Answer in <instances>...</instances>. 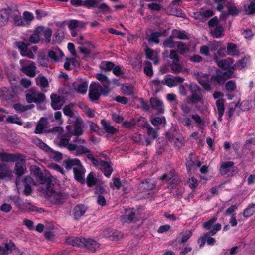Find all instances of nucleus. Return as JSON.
Returning <instances> with one entry per match:
<instances>
[{"label": "nucleus", "instance_id": "f257e3e1", "mask_svg": "<svg viewBox=\"0 0 255 255\" xmlns=\"http://www.w3.org/2000/svg\"><path fill=\"white\" fill-rule=\"evenodd\" d=\"M68 139L61 137L58 145L61 147H66L70 152L76 151V155H82L89 152V149L86 147L69 143Z\"/></svg>", "mask_w": 255, "mask_h": 255}, {"label": "nucleus", "instance_id": "f03ea898", "mask_svg": "<svg viewBox=\"0 0 255 255\" xmlns=\"http://www.w3.org/2000/svg\"><path fill=\"white\" fill-rule=\"evenodd\" d=\"M26 93V99L28 103L33 102L39 104L43 103L46 99L44 94L37 91L34 88L27 89Z\"/></svg>", "mask_w": 255, "mask_h": 255}, {"label": "nucleus", "instance_id": "7ed1b4c3", "mask_svg": "<svg viewBox=\"0 0 255 255\" xmlns=\"http://www.w3.org/2000/svg\"><path fill=\"white\" fill-rule=\"evenodd\" d=\"M35 178L36 184L38 183L44 186L41 191L45 193L54 186L53 177L49 173L42 172Z\"/></svg>", "mask_w": 255, "mask_h": 255}, {"label": "nucleus", "instance_id": "20e7f679", "mask_svg": "<svg viewBox=\"0 0 255 255\" xmlns=\"http://www.w3.org/2000/svg\"><path fill=\"white\" fill-rule=\"evenodd\" d=\"M233 74V71L231 69L224 72L219 69L216 70L215 74L213 75L211 78V82L215 84L222 85L227 79L232 76Z\"/></svg>", "mask_w": 255, "mask_h": 255}, {"label": "nucleus", "instance_id": "39448f33", "mask_svg": "<svg viewBox=\"0 0 255 255\" xmlns=\"http://www.w3.org/2000/svg\"><path fill=\"white\" fill-rule=\"evenodd\" d=\"M16 45L21 51V54L23 56L27 57L30 59H34L35 53L38 50L36 46H32L30 49L28 48L30 44L28 42H17Z\"/></svg>", "mask_w": 255, "mask_h": 255}, {"label": "nucleus", "instance_id": "423d86ee", "mask_svg": "<svg viewBox=\"0 0 255 255\" xmlns=\"http://www.w3.org/2000/svg\"><path fill=\"white\" fill-rule=\"evenodd\" d=\"M46 194L50 197L49 200L50 202L56 205L63 204L67 199V195L65 193L55 192L53 187L48 190Z\"/></svg>", "mask_w": 255, "mask_h": 255}, {"label": "nucleus", "instance_id": "0eeeda50", "mask_svg": "<svg viewBox=\"0 0 255 255\" xmlns=\"http://www.w3.org/2000/svg\"><path fill=\"white\" fill-rule=\"evenodd\" d=\"M191 95L189 98L190 101L192 104H196L203 101L202 94V90L197 84L192 83L189 86Z\"/></svg>", "mask_w": 255, "mask_h": 255}, {"label": "nucleus", "instance_id": "6e6552de", "mask_svg": "<svg viewBox=\"0 0 255 255\" xmlns=\"http://www.w3.org/2000/svg\"><path fill=\"white\" fill-rule=\"evenodd\" d=\"M234 162L232 161H227L222 162L219 169L220 173L222 176L227 175L233 176L238 171L237 167L234 166Z\"/></svg>", "mask_w": 255, "mask_h": 255}, {"label": "nucleus", "instance_id": "1a4fd4ad", "mask_svg": "<svg viewBox=\"0 0 255 255\" xmlns=\"http://www.w3.org/2000/svg\"><path fill=\"white\" fill-rule=\"evenodd\" d=\"M24 60H21L20 61V63L21 66L20 68L21 71L27 76L34 77L36 75V70L37 69L35 63L31 61L29 62L28 65H26L24 64Z\"/></svg>", "mask_w": 255, "mask_h": 255}, {"label": "nucleus", "instance_id": "9d476101", "mask_svg": "<svg viewBox=\"0 0 255 255\" xmlns=\"http://www.w3.org/2000/svg\"><path fill=\"white\" fill-rule=\"evenodd\" d=\"M161 180H166L168 183L174 185L178 184L181 181L178 175L175 173L174 169H172L168 173H165L159 178Z\"/></svg>", "mask_w": 255, "mask_h": 255}, {"label": "nucleus", "instance_id": "9b49d317", "mask_svg": "<svg viewBox=\"0 0 255 255\" xmlns=\"http://www.w3.org/2000/svg\"><path fill=\"white\" fill-rule=\"evenodd\" d=\"M96 78L102 83L103 88L101 89L102 95L107 96L110 92L109 86L110 81L107 77L103 74L98 73L96 74Z\"/></svg>", "mask_w": 255, "mask_h": 255}, {"label": "nucleus", "instance_id": "f8f14e48", "mask_svg": "<svg viewBox=\"0 0 255 255\" xmlns=\"http://www.w3.org/2000/svg\"><path fill=\"white\" fill-rule=\"evenodd\" d=\"M221 229V225L220 223H216L214 225L213 228L205 233L204 235L200 237L198 240V242L199 244L200 247H202L204 246L206 242V239L210 235H215L217 231L220 230Z\"/></svg>", "mask_w": 255, "mask_h": 255}, {"label": "nucleus", "instance_id": "ddd939ff", "mask_svg": "<svg viewBox=\"0 0 255 255\" xmlns=\"http://www.w3.org/2000/svg\"><path fill=\"white\" fill-rule=\"evenodd\" d=\"M50 97L52 108L54 110L61 109L65 102L64 96H59L56 94H52Z\"/></svg>", "mask_w": 255, "mask_h": 255}, {"label": "nucleus", "instance_id": "4468645a", "mask_svg": "<svg viewBox=\"0 0 255 255\" xmlns=\"http://www.w3.org/2000/svg\"><path fill=\"white\" fill-rule=\"evenodd\" d=\"M197 80L199 83L203 87L204 90L206 91L211 90V87L208 75L202 73H198Z\"/></svg>", "mask_w": 255, "mask_h": 255}, {"label": "nucleus", "instance_id": "2eb2a0df", "mask_svg": "<svg viewBox=\"0 0 255 255\" xmlns=\"http://www.w3.org/2000/svg\"><path fill=\"white\" fill-rule=\"evenodd\" d=\"M10 14V17L13 18L14 24L16 25L20 26H24L26 24H27V23H25L20 15V13L17 9L11 8Z\"/></svg>", "mask_w": 255, "mask_h": 255}, {"label": "nucleus", "instance_id": "dca6fc26", "mask_svg": "<svg viewBox=\"0 0 255 255\" xmlns=\"http://www.w3.org/2000/svg\"><path fill=\"white\" fill-rule=\"evenodd\" d=\"M73 172L74 178L77 181L82 184L85 183L84 174L85 170L82 164L78 167H74Z\"/></svg>", "mask_w": 255, "mask_h": 255}, {"label": "nucleus", "instance_id": "f3484780", "mask_svg": "<svg viewBox=\"0 0 255 255\" xmlns=\"http://www.w3.org/2000/svg\"><path fill=\"white\" fill-rule=\"evenodd\" d=\"M87 207L83 204H77L73 209L74 218L77 220H79L82 216L84 215L87 210Z\"/></svg>", "mask_w": 255, "mask_h": 255}, {"label": "nucleus", "instance_id": "a211bd4d", "mask_svg": "<svg viewBox=\"0 0 255 255\" xmlns=\"http://www.w3.org/2000/svg\"><path fill=\"white\" fill-rule=\"evenodd\" d=\"M214 60L217 63L218 66L224 70H228L231 69L233 71V67L232 66V65L233 64V60L232 58H228L227 59H222L221 60L218 61L217 57H216L214 58Z\"/></svg>", "mask_w": 255, "mask_h": 255}, {"label": "nucleus", "instance_id": "6ab92c4d", "mask_svg": "<svg viewBox=\"0 0 255 255\" xmlns=\"http://www.w3.org/2000/svg\"><path fill=\"white\" fill-rule=\"evenodd\" d=\"M11 8L2 9L0 10V26L2 27L8 22L10 16Z\"/></svg>", "mask_w": 255, "mask_h": 255}, {"label": "nucleus", "instance_id": "aec40b11", "mask_svg": "<svg viewBox=\"0 0 255 255\" xmlns=\"http://www.w3.org/2000/svg\"><path fill=\"white\" fill-rule=\"evenodd\" d=\"M150 103L152 107L157 110L158 114H162L164 112L163 104L158 98H151Z\"/></svg>", "mask_w": 255, "mask_h": 255}, {"label": "nucleus", "instance_id": "412c9836", "mask_svg": "<svg viewBox=\"0 0 255 255\" xmlns=\"http://www.w3.org/2000/svg\"><path fill=\"white\" fill-rule=\"evenodd\" d=\"M7 78L11 88L14 93L18 92L19 89V78L15 74L10 73L7 74Z\"/></svg>", "mask_w": 255, "mask_h": 255}, {"label": "nucleus", "instance_id": "4be33fe9", "mask_svg": "<svg viewBox=\"0 0 255 255\" xmlns=\"http://www.w3.org/2000/svg\"><path fill=\"white\" fill-rule=\"evenodd\" d=\"M66 241L68 244L73 246L83 247L85 238L69 237L66 239Z\"/></svg>", "mask_w": 255, "mask_h": 255}, {"label": "nucleus", "instance_id": "5701e85b", "mask_svg": "<svg viewBox=\"0 0 255 255\" xmlns=\"http://www.w3.org/2000/svg\"><path fill=\"white\" fill-rule=\"evenodd\" d=\"M36 32H38L41 35H43L45 38V42L49 43L51 41V37L52 34V30L49 28L45 29L44 27L39 26L36 28Z\"/></svg>", "mask_w": 255, "mask_h": 255}, {"label": "nucleus", "instance_id": "b1692460", "mask_svg": "<svg viewBox=\"0 0 255 255\" xmlns=\"http://www.w3.org/2000/svg\"><path fill=\"white\" fill-rule=\"evenodd\" d=\"M122 219L124 222H135L137 220L135 212L133 209L126 210L125 214L122 216Z\"/></svg>", "mask_w": 255, "mask_h": 255}, {"label": "nucleus", "instance_id": "393cba45", "mask_svg": "<svg viewBox=\"0 0 255 255\" xmlns=\"http://www.w3.org/2000/svg\"><path fill=\"white\" fill-rule=\"evenodd\" d=\"M83 246L89 251L94 252L99 247V244L96 241L91 239H85L83 242Z\"/></svg>", "mask_w": 255, "mask_h": 255}, {"label": "nucleus", "instance_id": "a878e982", "mask_svg": "<svg viewBox=\"0 0 255 255\" xmlns=\"http://www.w3.org/2000/svg\"><path fill=\"white\" fill-rule=\"evenodd\" d=\"M100 166L101 170L104 172L105 176L107 177H110L113 170L111 165V162L101 161Z\"/></svg>", "mask_w": 255, "mask_h": 255}, {"label": "nucleus", "instance_id": "bb28decb", "mask_svg": "<svg viewBox=\"0 0 255 255\" xmlns=\"http://www.w3.org/2000/svg\"><path fill=\"white\" fill-rule=\"evenodd\" d=\"M63 164L65 168L69 170L74 167H78L81 165L79 159L77 158L70 159L68 158L63 161Z\"/></svg>", "mask_w": 255, "mask_h": 255}, {"label": "nucleus", "instance_id": "cd10ccee", "mask_svg": "<svg viewBox=\"0 0 255 255\" xmlns=\"http://www.w3.org/2000/svg\"><path fill=\"white\" fill-rule=\"evenodd\" d=\"M19 159V157L15 154L1 152L0 153V160L2 162H14Z\"/></svg>", "mask_w": 255, "mask_h": 255}, {"label": "nucleus", "instance_id": "c85d7f7f", "mask_svg": "<svg viewBox=\"0 0 255 255\" xmlns=\"http://www.w3.org/2000/svg\"><path fill=\"white\" fill-rule=\"evenodd\" d=\"M46 128V119L42 117L37 123L35 129L34 133L35 134H42L43 130Z\"/></svg>", "mask_w": 255, "mask_h": 255}, {"label": "nucleus", "instance_id": "c756f323", "mask_svg": "<svg viewBox=\"0 0 255 255\" xmlns=\"http://www.w3.org/2000/svg\"><path fill=\"white\" fill-rule=\"evenodd\" d=\"M23 161V159H21L20 161H17L14 167V173L18 176H20L25 174L26 171V168L22 165Z\"/></svg>", "mask_w": 255, "mask_h": 255}, {"label": "nucleus", "instance_id": "7c9ffc66", "mask_svg": "<svg viewBox=\"0 0 255 255\" xmlns=\"http://www.w3.org/2000/svg\"><path fill=\"white\" fill-rule=\"evenodd\" d=\"M155 185L154 182H152L151 179H145L141 182L140 184V187L143 190H151L153 189Z\"/></svg>", "mask_w": 255, "mask_h": 255}, {"label": "nucleus", "instance_id": "2f4dec72", "mask_svg": "<svg viewBox=\"0 0 255 255\" xmlns=\"http://www.w3.org/2000/svg\"><path fill=\"white\" fill-rule=\"evenodd\" d=\"M101 124L103 129L108 133L114 134L118 131V130L116 128H115L113 126L110 125V124L108 123L105 120H102L101 121Z\"/></svg>", "mask_w": 255, "mask_h": 255}, {"label": "nucleus", "instance_id": "473e14b6", "mask_svg": "<svg viewBox=\"0 0 255 255\" xmlns=\"http://www.w3.org/2000/svg\"><path fill=\"white\" fill-rule=\"evenodd\" d=\"M37 61L40 65L46 67L48 64L49 58L44 52H40L38 55Z\"/></svg>", "mask_w": 255, "mask_h": 255}, {"label": "nucleus", "instance_id": "72a5a7b5", "mask_svg": "<svg viewBox=\"0 0 255 255\" xmlns=\"http://www.w3.org/2000/svg\"><path fill=\"white\" fill-rule=\"evenodd\" d=\"M37 85L39 86L42 89L47 88L49 86V82L47 79L44 76L36 78Z\"/></svg>", "mask_w": 255, "mask_h": 255}, {"label": "nucleus", "instance_id": "f704fd0d", "mask_svg": "<svg viewBox=\"0 0 255 255\" xmlns=\"http://www.w3.org/2000/svg\"><path fill=\"white\" fill-rule=\"evenodd\" d=\"M33 142L47 153L50 150L51 148L49 146L38 138H34Z\"/></svg>", "mask_w": 255, "mask_h": 255}, {"label": "nucleus", "instance_id": "c9c22d12", "mask_svg": "<svg viewBox=\"0 0 255 255\" xmlns=\"http://www.w3.org/2000/svg\"><path fill=\"white\" fill-rule=\"evenodd\" d=\"M11 175V171L9 167L4 164L0 165V178L9 177Z\"/></svg>", "mask_w": 255, "mask_h": 255}, {"label": "nucleus", "instance_id": "e433bc0d", "mask_svg": "<svg viewBox=\"0 0 255 255\" xmlns=\"http://www.w3.org/2000/svg\"><path fill=\"white\" fill-rule=\"evenodd\" d=\"M224 28L221 25L217 26L214 29L210 31V33L214 38H219L223 36Z\"/></svg>", "mask_w": 255, "mask_h": 255}, {"label": "nucleus", "instance_id": "4c0bfd02", "mask_svg": "<svg viewBox=\"0 0 255 255\" xmlns=\"http://www.w3.org/2000/svg\"><path fill=\"white\" fill-rule=\"evenodd\" d=\"M59 26L60 28L57 29L55 33V37L57 41L61 42L64 38L65 30L63 23L59 24Z\"/></svg>", "mask_w": 255, "mask_h": 255}, {"label": "nucleus", "instance_id": "58836bf2", "mask_svg": "<svg viewBox=\"0 0 255 255\" xmlns=\"http://www.w3.org/2000/svg\"><path fill=\"white\" fill-rule=\"evenodd\" d=\"M161 36V33L156 32L151 34L150 35L146 37V39L149 42H154L158 43L159 42V38Z\"/></svg>", "mask_w": 255, "mask_h": 255}, {"label": "nucleus", "instance_id": "ea45409f", "mask_svg": "<svg viewBox=\"0 0 255 255\" xmlns=\"http://www.w3.org/2000/svg\"><path fill=\"white\" fill-rule=\"evenodd\" d=\"M255 204L251 203L249 206L246 208L243 212V216L246 217H249L252 215L255 212Z\"/></svg>", "mask_w": 255, "mask_h": 255}, {"label": "nucleus", "instance_id": "a19ab883", "mask_svg": "<svg viewBox=\"0 0 255 255\" xmlns=\"http://www.w3.org/2000/svg\"><path fill=\"white\" fill-rule=\"evenodd\" d=\"M73 135L79 136L83 134V130L80 124L78 123V119L76 120V124L74 127L73 131L72 132Z\"/></svg>", "mask_w": 255, "mask_h": 255}, {"label": "nucleus", "instance_id": "79ce46f5", "mask_svg": "<svg viewBox=\"0 0 255 255\" xmlns=\"http://www.w3.org/2000/svg\"><path fill=\"white\" fill-rule=\"evenodd\" d=\"M115 64L110 61H103L101 62L100 68L105 71L112 70Z\"/></svg>", "mask_w": 255, "mask_h": 255}, {"label": "nucleus", "instance_id": "37998d69", "mask_svg": "<svg viewBox=\"0 0 255 255\" xmlns=\"http://www.w3.org/2000/svg\"><path fill=\"white\" fill-rule=\"evenodd\" d=\"M47 153L51 158L57 161H59L62 159L63 156L61 152L54 151L51 148H50V150L48 151Z\"/></svg>", "mask_w": 255, "mask_h": 255}, {"label": "nucleus", "instance_id": "c03bdc74", "mask_svg": "<svg viewBox=\"0 0 255 255\" xmlns=\"http://www.w3.org/2000/svg\"><path fill=\"white\" fill-rule=\"evenodd\" d=\"M103 88L102 87V86L97 83L93 82L91 83L90 85V88L89 90H91L94 92L97 93L98 94H101V95H102L101 89H102Z\"/></svg>", "mask_w": 255, "mask_h": 255}, {"label": "nucleus", "instance_id": "a18cd8bd", "mask_svg": "<svg viewBox=\"0 0 255 255\" xmlns=\"http://www.w3.org/2000/svg\"><path fill=\"white\" fill-rule=\"evenodd\" d=\"M182 237L178 240L179 244H183L187 242V241L190 238L192 235V232L190 230H186V231L181 233Z\"/></svg>", "mask_w": 255, "mask_h": 255}, {"label": "nucleus", "instance_id": "49530a36", "mask_svg": "<svg viewBox=\"0 0 255 255\" xmlns=\"http://www.w3.org/2000/svg\"><path fill=\"white\" fill-rule=\"evenodd\" d=\"M217 217L213 216L211 219L205 222L203 224V227L207 230H212L213 228V224L217 221Z\"/></svg>", "mask_w": 255, "mask_h": 255}, {"label": "nucleus", "instance_id": "de8ad7c7", "mask_svg": "<svg viewBox=\"0 0 255 255\" xmlns=\"http://www.w3.org/2000/svg\"><path fill=\"white\" fill-rule=\"evenodd\" d=\"M99 0H83V6L88 8H96Z\"/></svg>", "mask_w": 255, "mask_h": 255}, {"label": "nucleus", "instance_id": "09e8293b", "mask_svg": "<svg viewBox=\"0 0 255 255\" xmlns=\"http://www.w3.org/2000/svg\"><path fill=\"white\" fill-rule=\"evenodd\" d=\"M6 121L9 123L16 124L20 126L23 124L20 118L16 115L14 116H9L6 119Z\"/></svg>", "mask_w": 255, "mask_h": 255}, {"label": "nucleus", "instance_id": "8fccbe9b", "mask_svg": "<svg viewBox=\"0 0 255 255\" xmlns=\"http://www.w3.org/2000/svg\"><path fill=\"white\" fill-rule=\"evenodd\" d=\"M15 249V245L12 241L5 244L4 247L2 248L3 254H8Z\"/></svg>", "mask_w": 255, "mask_h": 255}, {"label": "nucleus", "instance_id": "3c124183", "mask_svg": "<svg viewBox=\"0 0 255 255\" xmlns=\"http://www.w3.org/2000/svg\"><path fill=\"white\" fill-rule=\"evenodd\" d=\"M152 82L155 86L156 93L160 91L162 89L163 85H164V80L160 81L158 79L153 80Z\"/></svg>", "mask_w": 255, "mask_h": 255}, {"label": "nucleus", "instance_id": "603ef678", "mask_svg": "<svg viewBox=\"0 0 255 255\" xmlns=\"http://www.w3.org/2000/svg\"><path fill=\"white\" fill-rule=\"evenodd\" d=\"M73 107V104L70 103L67 105H66L63 108L64 114L71 118L74 117V113L72 110V108Z\"/></svg>", "mask_w": 255, "mask_h": 255}, {"label": "nucleus", "instance_id": "864d4df0", "mask_svg": "<svg viewBox=\"0 0 255 255\" xmlns=\"http://www.w3.org/2000/svg\"><path fill=\"white\" fill-rule=\"evenodd\" d=\"M179 132L175 129H170L166 133V138L169 141H171L177 136L179 135Z\"/></svg>", "mask_w": 255, "mask_h": 255}, {"label": "nucleus", "instance_id": "5fc2aeb1", "mask_svg": "<svg viewBox=\"0 0 255 255\" xmlns=\"http://www.w3.org/2000/svg\"><path fill=\"white\" fill-rule=\"evenodd\" d=\"M170 67L174 73H178L182 71V67L179 62H172Z\"/></svg>", "mask_w": 255, "mask_h": 255}, {"label": "nucleus", "instance_id": "6e6d98bb", "mask_svg": "<svg viewBox=\"0 0 255 255\" xmlns=\"http://www.w3.org/2000/svg\"><path fill=\"white\" fill-rule=\"evenodd\" d=\"M176 45V42H174L170 36L163 42V45L164 48H174Z\"/></svg>", "mask_w": 255, "mask_h": 255}, {"label": "nucleus", "instance_id": "4d7b16f0", "mask_svg": "<svg viewBox=\"0 0 255 255\" xmlns=\"http://www.w3.org/2000/svg\"><path fill=\"white\" fill-rule=\"evenodd\" d=\"M88 83L87 82H83L78 85L76 89L78 93L81 94H85L87 90Z\"/></svg>", "mask_w": 255, "mask_h": 255}, {"label": "nucleus", "instance_id": "13d9d810", "mask_svg": "<svg viewBox=\"0 0 255 255\" xmlns=\"http://www.w3.org/2000/svg\"><path fill=\"white\" fill-rule=\"evenodd\" d=\"M176 45L179 50V53L181 54H183L184 53L187 52L189 50V48L187 46L186 44L182 42H176Z\"/></svg>", "mask_w": 255, "mask_h": 255}, {"label": "nucleus", "instance_id": "bf43d9fd", "mask_svg": "<svg viewBox=\"0 0 255 255\" xmlns=\"http://www.w3.org/2000/svg\"><path fill=\"white\" fill-rule=\"evenodd\" d=\"M40 40V33L36 32V29L34 32L30 36L29 38V42L31 43H38Z\"/></svg>", "mask_w": 255, "mask_h": 255}, {"label": "nucleus", "instance_id": "052dcab7", "mask_svg": "<svg viewBox=\"0 0 255 255\" xmlns=\"http://www.w3.org/2000/svg\"><path fill=\"white\" fill-rule=\"evenodd\" d=\"M218 113H224V100L222 98L218 99L216 102Z\"/></svg>", "mask_w": 255, "mask_h": 255}, {"label": "nucleus", "instance_id": "680f3d73", "mask_svg": "<svg viewBox=\"0 0 255 255\" xmlns=\"http://www.w3.org/2000/svg\"><path fill=\"white\" fill-rule=\"evenodd\" d=\"M87 184L88 186L91 187L97 182V179L94 177V174L92 172H91L87 177Z\"/></svg>", "mask_w": 255, "mask_h": 255}, {"label": "nucleus", "instance_id": "e2e57ef3", "mask_svg": "<svg viewBox=\"0 0 255 255\" xmlns=\"http://www.w3.org/2000/svg\"><path fill=\"white\" fill-rule=\"evenodd\" d=\"M225 88L228 92H233L236 90V85L234 80L228 81L225 84Z\"/></svg>", "mask_w": 255, "mask_h": 255}, {"label": "nucleus", "instance_id": "0e129e2a", "mask_svg": "<svg viewBox=\"0 0 255 255\" xmlns=\"http://www.w3.org/2000/svg\"><path fill=\"white\" fill-rule=\"evenodd\" d=\"M30 171L35 178L42 172L40 167L37 165L31 166L30 167Z\"/></svg>", "mask_w": 255, "mask_h": 255}, {"label": "nucleus", "instance_id": "69168bd1", "mask_svg": "<svg viewBox=\"0 0 255 255\" xmlns=\"http://www.w3.org/2000/svg\"><path fill=\"white\" fill-rule=\"evenodd\" d=\"M122 90L127 95H131L134 93L133 87L131 85H123Z\"/></svg>", "mask_w": 255, "mask_h": 255}, {"label": "nucleus", "instance_id": "338daca9", "mask_svg": "<svg viewBox=\"0 0 255 255\" xmlns=\"http://www.w3.org/2000/svg\"><path fill=\"white\" fill-rule=\"evenodd\" d=\"M102 0H99L98 2V5L96 7L98 8L102 12H111V10L110 8L105 3L100 4V3Z\"/></svg>", "mask_w": 255, "mask_h": 255}, {"label": "nucleus", "instance_id": "774afa93", "mask_svg": "<svg viewBox=\"0 0 255 255\" xmlns=\"http://www.w3.org/2000/svg\"><path fill=\"white\" fill-rule=\"evenodd\" d=\"M22 182L24 185H28L31 186V185H36V181L30 176H26L23 179Z\"/></svg>", "mask_w": 255, "mask_h": 255}]
</instances>
